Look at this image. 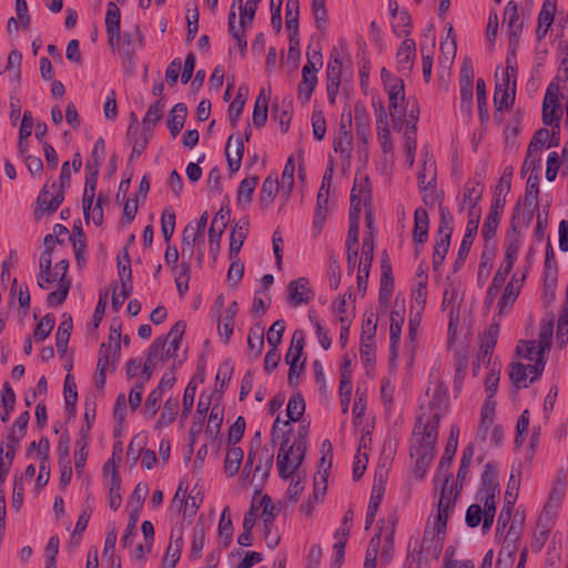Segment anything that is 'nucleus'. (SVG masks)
Wrapping results in <instances>:
<instances>
[{"label": "nucleus", "mask_w": 568, "mask_h": 568, "mask_svg": "<svg viewBox=\"0 0 568 568\" xmlns=\"http://www.w3.org/2000/svg\"><path fill=\"white\" fill-rule=\"evenodd\" d=\"M499 483L497 481V469L496 465L491 462L487 463L484 466L481 476H480V487L477 493V498L483 501V499L487 498L495 499L496 495L499 494Z\"/></svg>", "instance_id": "nucleus-11"}, {"label": "nucleus", "mask_w": 568, "mask_h": 568, "mask_svg": "<svg viewBox=\"0 0 568 568\" xmlns=\"http://www.w3.org/2000/svg\"><path fill=\"white\" fill-rule=\"evenodd\" d=\"M312 130L314 139L322 141L326 134V120L322 110H314L312 113Z\"/></svg>", "instance_id": "nucleus-64"}, {"label": "nucleus", "mask_w": 568, "mask_h": 568, "mask_svg": "<svg viewBox=\"0 0 568 568\" xmlns=\"http://www.w3.org/2000/svg\"><path fill=\"white\" fill-rule=\"evenodd\" d=\"M173 538H174V531L172 530L171 531V541L166 548L165 556L163 559V568H175L176 564L180 560L182 548H183L182 532H180V535L176 537L175 540H173Z\"/></svg>", "instance_id": "nucleus-34"}, {"label": "nucleus", "mask_w": 568, "mask_h": 568, "mask_svg": "<svg viewBox=\"0 0 568 568\" xmlns=\"http://www.w3.org/2000/svg\"><path fill=\"white\" fill-rule=\"evenodd\" d=\"M423 417L419 416L417 424L414 428L415 435H420L419 444L420 446H430L432 448L436 449L437 438H438V428L435 425H428L425 424L423 426L422 433H419L417 429L422 426Z\"/></svg>", "instance_id": "nucleus-40"}, {"label": "nucleus", "mask_w": 568, "mask_h": 568, "mask_svg": "<svg viewBox=\"0 0 568 568\" xmlns=\"http://www.w3.org/2000/svg\"><path fill=\"white\" fill-rule=\"evenodd\" d=\"M120 22H121V11H120L119 7L113 1H110L106 4L105 30L110 31V32L121 30Z\"/></svg>", "instance_id": "nucleus-58"}, {"label": "nucleus", "mask_w": 568, "mask_h": 568, "mask_svg": "<svg viewBox=\"0 0 568 568\" xmlns=\"http://www.w3.org/2000/svg\"><path fill=\"white\" fill-rule=\"evenodd\" d=\"M121 477L118 470V465H112V478L110 479L109 495H110V508L112 510H118L122 503L121 496Z\"/></svg>", "instance_id": "nucleus-39"}, {"label": "nucleus", "mask_w": 568, "mask_h": 568, "mask_svg": "<svg viewBox=\"0 0 568 568\" xmlns=\"http://www.w3.org/2000/svg\"><path fill=\"white\" fill-rule=\"evenodd\" d=\"M566 489V480L565 475H559L557 479L554 481L551 490L549 493L548 499L542 508L540 514V524L545 521V519L552 520L557 516V510L559 509L562 499L565 497Z\"/></svg>", "instance_id": "nucleus-6"}, {"label": "nucleus", "mask_w": 568, "mask_h": 568, "mask_svg": "<svg viewBox=\"0 0 568 568\" xmlns=\"http://www.w3.org/2000/svg\"><path fill=\"white\" fill-rule=\"evenodd\" d=\"M528 375V367L523 363H511L509 371V378L517 388L527 387L526 378Z\"/></svg>", "instance_id": "nucleus-60"}, {"label": "nucleus", "mask_w": 568, "mask_h": 568, "mask_svg": "<svg viewBox=\"0 0 568 568\" xmlns=\"http://www.w3.org/2000/svg\"><path fill=\"white\" fill-rule=\"evenodd\" d=\"M290 432L291 430H283L281 434V447L277 454V469H278V476L282 479H287L293 475V469H290V456L294 452V446H288L290 443Z\"/></svg>", "instance_id": "nucleus-14"}, {"label": "nucleus", "mask_w": 568, "mask_h": 568, "mask_svg": "<svg viewBox=\"0 0 568 568\" xmlns=\"http://www.w3.org/2000/svg\"><path fill=\"white\" fill-rule=\"evenodd\" d=\"M258 183L257 176L245 178L241 181L237 187V203L239 205L246 206L252 202L253 193Z\"/></svg>", "instance_id": "nucleus-42"}, {"label": "nucleus", "mask_w": 568, "mask_h": 568, "mask_svg": "<svg viewBox=\"0 0 568 568\" xmlns=\"http://www.w3.org/2000/svg\"><path fill=\"white\" fill-rule=\"evenodd\" d=\"M552 333H554V318H549L547 321H541L540 331H539V344L538 351L540 353H546L550 351L552 345Z\"/></svg>", "instance_id": "nucleus-50"}, {"label": "nucleus", "mask_w": 568, "mask_h": 568, "mask_svg": "<svg viewBox=\"0 0 568 568\" xmlns=\"http://www.w3.org/2000/svg\"><path fill=\"white\" fill-rule=\"evenodd\" d=\"M50 191L45 184L40 191L37 199V209L34 211L36 219H40V213L48 212L54 213L64 201V192L58 191L50 200Z\"/></svg>", "instance_id": "nucleus-16"}, {"label": "nucleus", "mask_w": 568, "mask_h": 568, "mask_svg": "<svg viewBox=\"0 0 568 568\" xmlns=\"http://www.w3.org/2000/svg\"><path fill=\"white\" fill-rule=\"evenodd\" d=\"M280 184L276 174H270L263 182L260 191V204L263 209H266L274 201L278 193Z\"/></svg>", "instance_id": "nucleus-32"}, {"label": "nucleus", "mask_w": 568, "mask_h": 568, "mask_svg": "<svg viewBox=\"0 0 568 568\" xmlns=\"http://www.w3.org/2000/svg\"><path fill=\"white\" fill-rule=\"evenodd\" d=\"M387 479L386 471L383 470H376L375 471V479L372 487V494L368 503V509L377 510L381 506L382 499L385 494V484Z\"/></svg>", "instance_id": "nucleus-31"}, {"label": "nucleus", "mask_w": 568, "mask_h": 568, "mask_svg": "<svg viewBox=\"0 0 568 568\" xmlns=\"http://www.w3.org/2000/svg\"><path fill=\"white\" fill-rule=\"evenodd\" d=\"M417 454L418 457L415 464L414 473L417 478H423L427 467L434 458L435 448H432L430 446H420V444H418Z\"/></svg>", "instance_id": "nucleus-43"}, {"label": "nucleus", "mask_w": 568, "mask_h": 568, "mask_svg": "<svg viewBox=\"0 0 568 568\" xmlns=\"http://www.w3.org/2000/svg\"><path fill=\"white\" fill-rule=\"evenodd\" d=\"M230 215L231 211L227 205L225 207H221L220 211L213 217L211 226L209 229L210 254L212 256L213 262H216L217 260L221 245V237L227 226Z\"/></svg>", "instance_id": "nucleus-3"}, {"label": "nucleus", "mask_w": 568, "mask_h": 568, "mask_svg": "<svg viewBox=\"0 0 568 568\" xmlns=\"http://www.w3.org/2000/svg\"><path fill=\"white\" fill-rule=\"evenodd\" d=\"M260 506H262V520H263V537L267 547L275 548L280 544V536L272 535V528L274 526V520L277 516L276 507L274 506L271 497L268 495H264L260 501Z\"/></svg>", "instance_id": "nucleus-8"}, {"label": "nucleus", "mask_w": 568, "mask_h": 568, "mask_svg": "<svg viewBox=\"0 0 568 568\" xmlns=\"http://www.w3.org/2000/svg\"><path fill=\"white\" fill-rule=\"evenodd\" d=\"M55 325V316L51 313L45 314L37 324L33 332L36 342H42L51 334Z\"/></svg>", "instance_id": "nucleus-51"}, {"label": "nucleus", "mask_w": 568, "mask_h": 568, "mask_svg": "<svg viewBox=\"0 0 568 568\" xmlns=\"http://www.w3.org/2000/svg\"><path fill=\"white\" fill-rule=\"evenodd\" d=\"M435 47V39H432L430 48H427L423 42H420V53H422V65H423V78L426 83H428L432 79V69H433V49Z\"/></svg>", "instance_id": "nucleus-56"}, {"label": "nucleus", "mask_w": 568, "mask_h": 568, "mask_svg": "<svg viewBox=\"0 0 568 568\" xmlns=\"http://www.w3.org/2000/svg\"><path fill=\"white\" fill-rule=\"evenodd\" d=\"M187 115V106L183 102H179L173 105L168 118V128L171 136L174 139L181 132L184 126L185 119Z\"/></svg>", "instance_id": "nucleus-28"}, {"label": "nucleus", "mask_w": 568, "mask_h": 568, "mask_svg": "<svg viewBox=\"0 0 568 568\" xmlns=\"http://www.w3.org/2000/svg\"><path fill=\"white\" fill-rule=\"evenodd\" d=\"M247 348L253 353V357L257 358L264 348V327L255 324L248 329Z\"/></svg>", "instance_id": "nucleus-37"}, {"label": "nucleus", "mask_w": 568, "mask_h": 568, "mask_svg": "<svg viewBox=\"0 0 568 568\" xmlns=\"http://www.w3.org/2000/svg\"><path fill=\"white\" fill-rule=\"evenodd\" d=\"M250 222L247 219H240L232 227L230 234V250L229 257L234 258L239 256V253L243 246V243L248 233Z\"/></svg>", "instance_id": "nucleus-19"}, {"label": "nucleus", "mask_w": 568, "mask_h": 568, "mask_svg": "<svg viewBox=\"0 0 568 568\" xmlns=\"http://www.w3.org/2000/svg\"><path fill=\"white\" fill-rule=\"evenodd\" d=\"M287 302L292 306L307 304L315 295L307 277H298L297 280L291 281L287 285Z\"/></svg>", "instance_id": "nucleus-12"}, {"label": "nucleus", "mask_w": 568, "mask_h": 568, "mask_svg": "<svg viewBox=\"0 0 568 568\" xmlns=\"http://www.w3.org/2000/svg\"><path fill=\"white\" fill-rule=\"evenodd\" d=\"M285 332V321L276 320L267 331V343L270 347H277L282 343V336Z\"/></svg>", "instance_id": "nucleus-63"}, {"label": "nucleus", "mask_w": 568, "mask_h": 568, "mask_svg": "<svg viewBox=\"0 0 568 568\" xmlns=\"http://www.w3.org/2000/svg\"><path fill=\"white\" fill-rule=\"evenodd\" d=\"M168 344V337L159 336L156 337L152 344L150 345L148 349V356L146 359L142 366V374L141 378L144 381H150L153 374V368L155 366V359L158 358L160 354V349H163V347Z\"/></svg>", "instance_id": "nucleus-22"}, {"label": "nucleus", "mask_w": 568, "mask_h": 568, "mask_svg": "<svg viewBox=\"0 0 568 568\" xmlns=\"http://www.w3.org/2000/svg\"><path fill=\"white\" fill-rule=\"evenodd\" d=\"M244 453L241 447L232 446L224 459V471L229 477L234 476L243 462Z\"/></svg>", "instance_id": "nucleus-45"}, {"label": "nucleus", "mask_w": 568, "mask_h": 568, "mask_svg": "<svg viewBox=\"0 0 568 568\" xmlns=\"http://www.w3.org/2000/svg\"><path fill=\"white\" fill-rule=\"evenodd\" d=\"M485 191V184L483 181H470L465 184L463 203L460 204V210L464 209V205H468L469 209H481L479 206V202L483 199V194Z\"/></svg>", "instance_id": "nucleus-24"}, {"label": "nucleus", "mask_w": 568, "mask_h": 568, "mask_svg": "<svg viewBox=\"0 0 568 568\" xmlns=\"http://www.w3.org/2000/svg\"><path fill=\"white\" fill-rule=\"evenodd\" d=\"M136 45L143 47V36L139 26H134L132 31H125L122 36L123 57L131 67L135 64Z\"/></svg>", "instance_id": "nucleus-17"}, {"label": "nucleus", "mask_w": 568, "mask_h": 568, "mask_svg": "<svg viewBox=\"0 0 568 568\" xmlns=\"http://www.w3.org/2000/svg\"><path fill=\"white\" fill-rule=\"evenodd\" d=\"M356 134L359 141L367 143L371 135V118L362 102H356L354 105Z\"/></svg>", "instance_id": "nucleus-23"}, {"label": "nucleus", "mask_w": 568, "mask_h": 568, "mask_svg": "<svg viewBox=\"0 0 568 568\" xmlns=\"http://www.w3.org/2000/svg\"><path fill=\"white\" fill-rule=\"evenodd\" d=\"M318 69H308V67H303L302 69V81L298 84L297 97L302 104L308 103L317 85V75L316 72Z\"/></svg>", "instance_id": "nucleus-20"}, {"label": "nucleus", "mask_w": 568, "mask_h": 568, "mask_svg": "<svg viewBox=\"0 0 568 568\" xmlns=\"http://www.w3.org/2000/svg\"><path fill=\"white\" fill-rule=\"evenodd\" d=\"M334 151L339 152L343 158L351 159L353 151L352 131H338L333 142Z\"/></svg>", "instance_id": "nucleus-48"}, {"label": "nucleus", "mask_w": 568, "mask_h": 568, "mask_svg": "<svg viewBox=\"0 0 568 568\" xmlns=\"http://www.w3.org/2000/svg\"><path fill=\"white\" fill-rule=\"evenodd\" d=\"M397 17V21L393 23V32L398 38L408 37L412 32V17L408 10H400Z\"/></svg>", "instance_id": "nucleus-55"}, {"label": "nucleus", "mask_w": 568, "mask_h": 568, "mask_svg": "<svg viewBox=\"0 0 568 568\" xmlns=\"http://www.w3.org/2000/svg\"><path fill=\"white\" fill-rule=\"evenodd\" d=\"M539 174H530L527 180L525 191V203L524 206L528 209H538V195H539Z\"/></svg>", "instance_id": "nucleus-41"}, {"label": "nucleus", "mask_w": 568, "mask_h": 568, "mask_svg": "<svg viewBox=\"0 0 568 568\" xmlns=\"http://www.w3.org/2000/svg\"><path fill=\"white\" fill-rule=\"evenodd\" d=\"M460 89V110L470 114L473 110L474 82H459Z\"/></svg>", "instance_id": "nucleus-59"}, {"label": "nucleus", "mask_w": 568, "mask_h": 568, "mask_svg": "<svg viewBox=\"0 0 568 568\" xmlns=\"http://www.w3.org/2000/svg\"><path fill=\"white\" fill-rule=\"evenodd\" d=\"M327 276H328L329 287L332 290L336 291L341 283L342 272H341V266H339L338 260L335 256L334 252H332L329 254Z\"/></svg>", "instance_id": "nucleus-62"}, {"label": "nucleus", "mask_w": 568, "mask_h": 568, "mask_svg": "<svg viewBox=\"0 0 568 568\" xmlns=\"http://www.w3.org/2000/svg\"><path fill=\"white\" fill-rule=\"evenodd\" d=\"M234 135H231L227 140L225 148V156L227 162V168L231 173L237 172L241 168L242 158L244 154V140L240 136L235 138V158H232V153L230 152V145L233 141Z\"/></svg>", "instance_id": "nucleus-35"}, {"label": "nucleus", "mask_w": 568, "mask_h": 568, "mask_svg": "<svg viewBox=\"0 0 568 568\" xmlns=\"http://www.w3.org/2000/svg\"><path fill=\"white\" fill-rule=\"evenodd\" d=\"M416 57V43L413 39H405L396 54L398 71L403 74H408L414 68V60Z\"/></svg>", "instance_id": "nucleus-15"}, {"label": "nucleus", "mask_w": 568, "mask_h": 568, "mask_svg": "<svg viewBox=\"0 0 568 568\" xmlns=\"http://www.w3.org/2000/svg\"><path fill=\"white\" fill-rule=\"evenodd\" d=\"M453 477V474L446 475L444 479V485L442 488L440 498L438 501V510H437V517L434 524V529L437 531V539L435 540L433 538L432 541H435V551L437 555L442 551L443 548V538L439 536L440 534H444L447 527V520L449 511L454 509L455 507V500L457 497L452 498L450 495L453 493V486L449 487V481Z\"/></svg>", "instance_id": "nucleus-1"}, {"label": "nucleus", "mask_w": 568, "mask_h": 568, "mask_svg": "<svg viewBox=\"0 0 568 568\" xmlns=\"http://www.w3.org/2000/svg\"><path fill=\"white\" fill-rule=\"evenodd\" d=\"M179 409H180L179 398H173V397L168 398L155 427L161 428V427L171 425L175 420V418L179 414Z\"/></svg>", "instance_id": "nucleus-46"}, {"label": "nucleus", "mask_w": 568, "mask_h": 568, "mask_svg": "<svg viewBox=\"0 0 568 568\" xmlns=\"http://www.w3.org/2000/svg\"><path fill=\"white\" fill-rule=\"evenodd\" d=\"M453 223L454 217L447 206H440L439 209V223L437 233L435 236V246L434 251L445 252V255L448 253L452 235H453Z\"/></svg>", "instance_id": "nucleus-4"}, {"label": "nucleus", "mask_w": 568, "mask_h": 568, "mask_svg": "<svg viewBox=\"0 0 568 568\" xmlns=\"http://www.w3.org/2000/svg\"><path fill=\"white\" fill-rule=\"evenodd\" d=\"M455 295H456L455 288L446 287L445 291H444V294H443V302H442V307L443 308L450 307V310H449L448 333L453 337H454V335L456 333L457 324L459 322V310H460V305L459 304H455V302H454L455 301Z\"/></svg>", "instance_id": "nucleus-25"}, {"label": "nucleus", "mask_w": 568, "mask_h": 568, "mask_svg": "<svg viewBox=\"0 0 568 568\" xmlns=\"http://www.w3.org/2000/svg\"><path fill=\"white\" fill-rule=\"evenodd\" d=\"M506 204L505 196H494L490 205V210L488 215L485 219L484 225L481 227V236L486 243L489 244L495 235L497 227L499 225L504 207Z\"/></svg>", "instance_id": "nucleus-9"}, {"label": "nucleus", "mask_w": 568, "mask_h": 568, "mask_svg": "<svg viewBox=\"0 0 568 568\" xmlns=\"http://www.w3.org/2000/svg\"><path fill=\"white\" fill-rule=\"evenodd\" d=\"M305 413V400L301 392L294 393L287 403L286 414L288 416V420L284 423L285 426H288L291 422H297L303 414Z\"/></svg>", "instance_id": "nucleus-38"}, {"label": "nucleus", "mask_w": 568, "mask_h": 568, "mask_svg": "<svg viewBox=\"0 0 568 568\" xmlns=\"http://www.w3.org/2000/svg\"><path fill=\"white\" fill-rule=\"evenodd\" d=\"M3 405V412L0 414V419L2 423H8L11 416V413L14 410L16 405V393L12 389L9 382L3 383V392L1 398Z\"/></svg>", "instance_id": "nucleus-47"}, {"label": "nucleus", "mask_w": 568, "mask_h": 568, "mask_svg": "<svg viewBox=\"0 0 568 568\" xmlns=\"http://www.w3.org/2000/svg\"><path fill=\"white\" fill-rule=\"evenodd\" d=\"M504 21L507 23L509 39L514 47L519 45L524 28V20L520 18V8L517 2L508 1L504 9Z\"/></svg>", "instance_id": "nucleus-10"}, {"label": "nucleus", "mask_w": 568, "mask_h": 568, "mask_svg": "<svg viewBox=\"0 0 568 568\" xmlns=\"http://www.w3.org/2000/svg\"><path fill=\"white\" fill-rule=\"evenodd\" d=\"M205 544V529L203 525H196L193 530L190 558L199 559Z\"/></svg>", "instance_id": "nucleus-54"}, {"label": "nucleus", "mask_w": 568, "mask_h": 568, "mask_svg": "<svg viewBox=\"0 0 568 568\" xmlns=\"http://www.w3.org/2000/svg\"><path fill=\"white\" fill-rule=\"evenodd\" d=\"M520 281L516 280V275H514L507 283L504 294L498 301L497 306L499 307V314H503L504 308L511 306L516 302L520 293Z\"/></svg>", "instance_id": "nucleus-36"}, {"label": "nucleus", "mask_w": 568, "mask_h": 568, "mask_svg": "<svg viewBox=\"0 0 568 568\" xmlns=\"http://www.w3.org/2000/svg\"><path fill=\"white\" fill-rule=\"evenodd\" d=\"M516 95V82L514 81V88L506 87L501 83H496L494 93V105L497 111L503 109H509L514 105Z\"/></svg>", "instance_id": "nucleus-29"}, {"label": "nucleus", "mask_w": 568, "mask_h": 568, "mask_svg": "<svg viewBox=\"0 0 568 568\" xmlns=\"http://www.w3.org/2000/svg\"><path fill=\"white\" fill-rule=\"evenodd\" d=\"M394 291V275L389 255L386 250L382 252L381 258V286L378 302L381 306L387 307Z\"/></svg>", "instance_id": "nucleus-7"}, {"label": "nucleus", "mask_w": 568, "mask_h": 568, "mask_svg": "<svg viewBox=\"0 0 568 568\" xmlns=\"http://www.w3.org/2000/svg\"><path fill=\"white\" fill-rule=\"evenodd\" d=\"M191 256L187 260L182 257V262L179 264V267L173 270L175 275V285L178 293L181 297H183L189 291V282L191 278V265H190Z\"/></svg>", "instance_id": "nucleus-33"}, {"label": "nucleus", "mask_w": 568, "mask_h": 568, "mask_svg": "<svg viewBox=\"0 0 568 568\" xmlns=\"http://www.w3.org/2000/svg\"><path fill=\"white\" fill-rule=\"evenodd\" d=\"M520 215V202L515 207L510 220V227L505 237V254L508 257H517L518 251L521 246L520 232L518 231V221Z\"/></svg>", "instance_id": "nucleus-13"}, {"label": "nucleus", "mask_w": 568, "mask_h": 568, "mask_svg": "<svg viewBox=\"0 0 568 568\" xmlns=\"http://www.w3.org/2000/svg\"><path fill=\"white\" fill-rule=\"evenodd\" d=\"M519 487L520 480L515 477L514 473H511L504 496V508L514 509V506L518 497Z\"/></svg>", "instance_id": "nucleus-57"}, {"label": "nucleus", "mask_w": 568, "mask_h": 568, "mask_svg": "<svg viewBox=\"0 0 568 568\" xmlns=\"http://www.w3.org/2000/svg\"><path fill=\"white\" fill-rule=\"evenodd\" d=\"M30 420V413L28 410L22 412L14 423L12 424L10 432L6 436V439L2 440L0 447V456L6 459H14V455L17 452V447L21 439L27 434L28 424Z\"/></svg>", "instance_id": "nucleus-2"}, {"label": "nucleus", "mask_w": 568, "mask_h": 568, "mask_svg": "<svg viewBox=\"0 0 568 568\" xmlns=\"http://www.w3.org/2000/svg\"><path fill=\"white\" fill-rule=\"evenodd\" d=\"M557 11V0H545L538 13L537 22L541 26H552Z\"/></svg>", "instance_id": "nucleus-61"}, {"label": "nucleus", "mask_w": 568, "mask_h": 568, "mask_svg": "<svg viewBox=\"0 0 568 568\" xmlns=\"http://www.w3.org/2000/svg\"><path fill=\"white\" fill-rule=\"evenodd\" d=\"M537 526H538V528H540V530L535 531V534L532 536L531 548L534 551L538 552L541 550V548L544 547V545L548 538V535H549L551 526H552V520L545 519V521H542L540 524V517H539L538 521H537Z\"/></svg>", "instance_id": "nucleus-53"}, {"label": "nucleus", "mask_w": 568, "mask_h": 568, "mask_svg": "<svg viewBox=\"0 0 568 568\" xmlns=\"http://www.w3.org/2000/svg\"><path fill=\"white\" fill-rule=\"evenodd\" d=\"M304 346H305V332L301 328L295 329L292 335L290 347L285 355L286 364L300 363V361L303 356Z\"/></svg>", "instance_id": "nucleus-30"}, {"label": "nucleus", "mask_w": 568, "mask_h": 568, "mask_svg": "<svg viewBox=\"0 0 568 568\" xmlns=\"http://www.w3.org/2000/svg\"><path fill=\"white\" fill-rule=\"evenodd\" d=\"M165 108L164 98L158 99L150 105L142 119L143 135L152 136L158 122L162 119Z\"/></svg>", "instance_id": "nucleus-21"}, {"label": "nucleus", "mask_w": 568, "mask_h": 568, "mask_svg": "<svg viewBox=\"0 0 568 568\" xmlns=\"http://www.w3.org/2000/svg\"><path fill=\"white\" fill-rule=\"evenodd\" d=\"M372 197L368 176L361 178L358 182L357 175L355 176L354 184L351 191V207L348 217L361 219L362 201L364 200L366 209Z\"/></svg>", "instance_id": "nucleus-5"}, {"label": "nucleus", "mask_w": 568, "mask_h": 568, "mask_svg": "<svg viewBox=\"0 0 568 568\" xmlns=\"http://www.w3.org/2000/svg\"><path fill=\"white\" fill-rule=\"evenodd\" d=\"M73 329L72 317L68 313L62 314V322L60 323L55 334V346L60 355H63L68 351V344Z\"/></svg>", "instance_id": "nucleus-27"}, {"label": "nucleus", "mask_w": 568, "mask_h": 568, "mask_svg": "<svg viewBox=\"0 0 568 568\" xmlns=\"http://www.w3.org/2000/svg\"><path fill=\"white\" fill-rule=\"evenodd\" d=\"M58 290L49 293L47 296V304L51 307L63 304L71 287L70 280L58 281Z\"/></svg>", "instance_id": "nucleus-52"}, {"label": "nucleus", "mask_w": 568, "mask_h": 568, "mask_svg": "<svg viewBox=\"0 0 568 568\" xmlns=\"http://www.w3.org/2000/svg\"><path fill=\"white\" fill-rule=\"evenodd\" d=\"M386 90L389 97V113L397 109V103L405 99L404 81L399 78H393L392 82H386Z\"/></svg>", "instance_id": "nucleus-44"}, {"label": "nucleus", "mask_w": 568, "mask_h": 568, "mask_svg": "<svg viewBox=\"0 0 568 568\" xmlns=\"http://www.w3.org/2000/svg\"><path fill=\"white\" fill-rule=\"evenodd\" d=\"M429 234V215L426 209L417 207L414 212L413 241L416 245L425 244Z\"/></svg>", "instance_id": "nucleus-18"}, {"label": "nucleus", "mask_w": 568, "mask_h": 568, "mask_svg": "<svg viewBox=\"0 0 568 568\" xmlns=\"http://www.w3.org/2000/svg\"><path fill=\"white\" fill-rule=\"evenodd\" d=\"M300 3L298 0H287L285 8L286 29L290 33H298Z\"/></svg>", "instance_id": "nucleus-49"}, {"label": "nucleus", "mask_w": 568, "mask_h": 568, "mask_svg": "<svg viewBox=\"0 0 568 568\" xmlns=\"http://www.w3.org/2000/svg\"><path fill=\"white\" fill-rule=\"evenodd\" d=\"M494 258H495V245L494 244L490 245V244L486 243L484 245V248H483V252L480 255V263H479L478 272H477V284L479 287H483L486 284V282L490 275V270L493 267Z\"/></svg>", "instance_id": "nucleus-26"}]
</instances>
